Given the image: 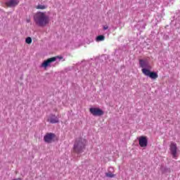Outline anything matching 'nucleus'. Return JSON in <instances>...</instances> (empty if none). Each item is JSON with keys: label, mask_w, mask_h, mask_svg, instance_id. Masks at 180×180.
Segmentation results:
<instances>
[{"label": "nucleus", "mask_w": 180, "mask_h": 180, "mask_svg": "<svg viewBox=\"0 0 180 180\" xmlns=\"http://www.w3.org/2000/svg\"><path fill=\"white\" fill-rule=\"evenodd\" d=\"M86 146V140L82 138H78L75 140L73 146V153L77 154H82L84 150H85V146Z\"/></svg>", "instance_id": "nucleus-3"}, {"label": "nucleus", "mask_w": 180, "mask_h": 180, "mask_svg": "<svg viewBox=\"0 0 180 180\" xmlns=\"http://www.w3.org/2000/svg\"><path fill=\"white\" fill-rule=\"evenodd\" d=\"M57 58H59L60 60H63L62 56H54V57L48 58L47 60H44L41 63V67H42L43 68H47V67H49V65H50V64H51V63H54V61H56Z\"/></svg>", "instance_id": "nucleus-4"}, {"label": "nucleus", "mask_w": 180, "mask_h": 180, "mask_svg": "<svg viewBox=\"0 0 180 180\" xmlns=\"http://www.w3.org/2000/svg\"><path fill=\"white\" fill-rule=\"evenodd\" d=\"M25 42L27 44H32V38L30 37H28L25 39Z\"/></svg>", "instance_id": "nucleus-14"}, {"label": "nucleus", "mask_w": 180, "mask_h": 180, "mask_svg": "<svg viewBox=\"0 0 180 180\" xmlns=\"http://www.w3.org/2000/svg\"><path fill=\"white\" fill-rule=\"evenodd\" d=\"M139 65L140 68H142L141 71L143 75H145L146 77H149V78H151V79H157L158 78V74L155 72H151L150 70L147 69L148 68V63L143 60H139Z\"/></svg>", "instance_id": "nucleus-2"}, {"label": "nucleus", "mask_w": 180, "mask_h": 180, "mask_svg": "<svg viewBox=\"0 0 180 180\" xmlns=\"http://www.w3.org/2000/svg\"><path fill=\"white\" fill-rule=\"evenodd\" d=\"M89 112L93 116H103L105 113L103 110L98 108H91Z\"/></svg>", "instance_id": "nucleus-7"}, {"label": "nucleus", "mask_w": 180, "mask_h": 180, "mask_svg": "<svg viewBox=\"0 0 180 180\" xmlns=\"http://www.w3.org/2000/svg\"><path fill=\"white\" fill-rule=\"evenodd\" d=\"M27 23H30V19H27Z\"/></svg>", "instance_id": "nucleus-17"}, {"label": "nucleus", "mask_w": 180, "mask_h": 180, "mask_svg": "<svg viewBox=\"0 0 180 180\" xmlns=\"http://www.w3.org/2000/svg\"><path fill=\"white\" fill-rule=\"evenodd\" d=\"M13 180H22V179L18 178V179H13Z\"/></svg>", "instance_id": "nucleus-16"}, {"label": "nucleus", "mask_w": 180, "mask_h": 180, "mask_svg": "<svg viewBox=\"0 0 180 180\" xmlns=\"http://www.w3.org/2000/svg\"><path fill=\"white\" fill-rule=\"evenodd\" d=\"M48 122H49V123H51L52 124H54L56 123H58V122H60V120H58V117H57V116H56V115L52 114L48 119Z\"/></svg>", "instance_id": "nucleus-10"}, {"label": "nucleus", "mask_w": 180, "mask_h": 180, "mask_svg": "<svg viewBox=\"0 0 180 180\" xmlns=\"http://www.w3.org/2000/svg\"><path fill=\"white\" fill-rule=\"evenodd\" d=\"M139 141L140 147H147V144H148V140L147 139V136H140L139 138Z\"/></svg>", "instance_id": "nucleus-9"}, {"label": "nucleus", "mask_w": 180, "mask_h": 180, "mask_svg": "<svg viewBox=\"0 0 180 180\" xmlns=\"http://www.w3.org/2000/svg\"><path fill=\"white\" fill-rule=\"evenodd\" d=\"M108 29H109V27H108V25H105L103 27V30H108Z\"/></svg>", "instance_id": "nucleus-15"}, {"label": "nucleus", "mask_w": 180, "mask_h": 180, "mask_svg": "<svg viewBox=\"0 0 180 180\" xmlns=\"http://www.w3.org/2000/svg\"><path fill=\"white\" fill-rule=\"evenodd\" d=\"M56 137L55 134L53 133H47L46 134V135L44 136V140L45 141V143H48V144H50L54 141H56V140L54 139Z\"/></svg>", "instance_id": "nucleus-6"}, {"label": "nucleus", "mask_w": 180, "mask_h": 180, "mask_svg": "<svg viewBox=\"0 0 180 180\" xmlns=\"http://www.w3.org/2000/svg\"><path fill=\"white\" fill-rule=\"evenodd\" d=\"M105 40V36L99 35L96 38V41H103Z\"/></svg>", "instance_id": "nucleus-12"}, {"label": "nucleus", "mask_w": 180, "mask_h": 180, "mask_svg": "<svg viewBox=\"0 0 180 180\" xmlns=\"http://www.w3.org/2000/svg\"><path fill=\"white\" fill-rule=\"evenodd\" d=\"M115 175L113 174V173H112V172H108L107 173H105V176H107L108 178H114Z\"/></svg>", "instance_id": "nucleus-13"}, {"label": "nucleus", "mask_w": 180, "mask_h": 180, "mask_svg": "<svg viewBox=\"0 0 180 180\" xmlns=\"http://www.w3.org/2000/svg\"><path fill=\"white\" fill-rule=\"evenodd\" d=\"M5 5L7 8H15V6H18L19 5V0H8Z\"/></svg>", "instance_id": "nucleus-8"}, {"label": "nucleus", "mask_w": 180, "mask_h": 180, "mask_svg": "<svg viewBox=\"0 0 180 180\" xmlns=\"http://www.w3.org/2000/svg\"><path fill=\"white\" fill-rule=\"evenodd\" d=\"M169 150H170V153H171L173 158H175V160H176V158H178V156L176 155L177 151H178V148L176 147V143L175 142L172 141L170 143Z\"/></svg>", "instance_id": "nucleus-5"}, {"label": "nucleus", "mask_w": 180, "mask_h": 180, "mask_svg": "<svg viewBox=\"0 0 180 180\" xmlns=\"http://www.w3.org/2000/svg\"><path fill=\"white\" fill-rule=\"evenodd\" d=\"M34 21L37 26L40 27H45L50 23V18L44 12H37L34 15Z\"/></svg>", "instance_id": "nucleus-1"}, {"label": "nucleus", "mask_w": 180, "mask_h": 180, "mask_svg": "<svg viewBox=\"0 0 180 180\" xmlns=\"http://www.w3.org/2000/svg\"><path fill=\"white\" fill-rule=\"evenodd\" d=\"M35 8L36 9L44 10V9H47V6L38 4Z\"/></svg>", "instance_id": "nucleus-11"}]
</instances>
